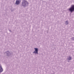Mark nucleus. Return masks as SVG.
Wrapping results in <instances>:
<instances>
[{
	"instance_id": "39448f33",
	"label": "nucleus",
	"mask_w": 74,
	"mask_h": 74,
	"mask_svg": "<svg viewBox=\"0 0 74 74\" xmlns=\"http://www.w3.org/2000/svg\"><path fill=\"white\" fill-rule=\"evenodd\" d=\"M0 71L1 72L3 71V69H2V67H1V65H0Z\"/></svg>"
},
{
	"instance_id": "f257e3e1",
	"label": "nucleus",
	"mask_w": 74,
	"mask_h": 74,
	"mask_svg": "<svg viewBox=\"0 0 74 74\" xmlns=\"http://www.w3.org/2000/svg\"><path fill=\"white\" fill-rule=\"evenodd\" d=\"M69 10L70 11H71V12L74 11V5H72L71 8L69 9Z\"/></svg>"
},
{
	"instance_id": "423d86ee",
	"label": "nucleus",
	"mask_w": 74,
	"mask_h": 74,
	"mask_svg": "<svg viewBox=\"0 0 74 74\" xmlns=\"http://www.w3.org/2000/svg\"><path fill=\"white\" fill-rule=\"evenodd\" d=\"M69 60H71V58L70 57H69V58H68Z\"/></svg>"
},
{
	"instance_id": "0eeeda50",
	"label": "nucleus",
	"mask_w": 74,
	"mask_h": 74,
	"mask_svg": "<svg viewBox=\"0 0 74 74\" xmlns=\"http://www.w3.org/2000/svg\"><path fill=\"white\" fill-rule=\"evenodd\" d=\"M66 25H67V24H68L69 23L68 22V21H66Z\"/></svg>"
},
{
	"instance_id": "20e7f679",
	"label": "nucleus",
	"mask_w": 74,
	"mask_h": 74,
	"mask_svg": "<svg viewBox=\"0 0 74 74\" xmlns=\"http://www.w3.org/2000/svg\"><path fill=\"white\" fill-rule=\"evenodd\" d=\"M21 2V0H17L16 4H19V3H20V2Z\"/></svg>"
},
{
	"instance_id": "f03ea898",
	"label": "nucleus",
	"mask_w": 74,
	"mask_h": 74,
	"mask_svg": "<svg viewBox=\"0 0 74 74\" xmlns=\"http://www.w3.org/2000/svg\"><path fill=\"white\" fill-rule=\"evenodd\" d=\"M27 4H28V3H27L26 1H25V0H24L22 3V4L23 6H25Z\"/></svg>"
},
{
	"instance_id": "7ed1b4c3",
	"label": "nucleus",
	"mask_w": 74,
	"mask_h": 74,
	"mask_svg": "<svg viewBox=\"0 0 74 74\" xmlns=\"http://www.w3.org/2000/svg\"><path fill=\"white\" fill-rule=\"evenodd\" d=\"M35 51H34V53H38V49L37 48H35Z\"/></svg>"
}]
</instances>
